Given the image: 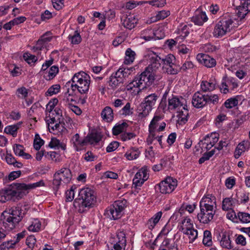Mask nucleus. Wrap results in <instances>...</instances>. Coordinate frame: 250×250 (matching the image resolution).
<instances>
[{"mask_svg": "<svg viewBox=\"0 0 250 250\" xmlns=\"http://www.w3.org/2000/svg\"><path fill=\"white\" fill-rule=\"evenodd\" d=\"M29 208L28 204L20 203L17 206L4 211L1 214L0 220H3L5 228L8 230L13 229L16 224L22 219Z\"/></svg>", "mask_w": 250, "mask_h": 250, "instance_id": "1", "label": "nucleus"}, {"mask_svg": "<svg viewBox=\"0 0 250 250\" xmlns=\"http://www.w3.org/2000/svg\"><path fill=\"white\" fill-rule=\"evenodd\" d=\"M43 185L44 183L42 180L29 185L24 183H13L0 193V201L5 202L6 201L11 200H19L28 193V189Z\"/></svg>", "mask_w": 250, "mask_h": 250, "instance_id": "2", "label": "nucleus"}, {"mask_svg": "<svg viewBox=\"0 0 250 250\" xmlns=\"http://www.w3.org/2000/svg\"><path fill=\"white\" fill-rule=\"evenodd\" d=\"M96 202L94 191L89 188H82L79 192L78 197L75 199L73 206L79 213H83L86 208L92 207Z\"/></svg>", "mask_w": 250, "mask_h": 250, "instance_id": "3", "label": "nucleus"}, {"mask_svg": "<svg viewBox=\"0 0 250 250\" xmlns=\"http://www.w3.org/2000/svg\"><path fill=\"white\" fill-rule=\"evenodd\" d=\"M90 78L88 75L83 71L76 73L71 79L66 83L68 86H70L71 89L68 88L65 95H72L74 92L77 89L81 94L86 93L89 88Z\"/></svg>", "mask_w": 250, "mask_h": 250, "instance_id": "4", "label": "nucleus"}, {"mask_svg": "<svg viewBox=\"0 0 250 250\" xmlns=\"http://www.w3.org/2000/svg\"><path fill=\"white\" fill-rule=\"evenodd\" d=\"M131 71L128 68H120L116 72L113 73L108 81V85L112 89L121 87L126 79L130 75Z\"/></svg>", "mask_w": 250, "mask_h": 250, "instance_id": "5", "label": "nucleus"}, {"mask_svg": "<svg viewBox=\"0 0 250 250\" xmlns=\"http://www.w3.org/2000/svg\"><path fill=\"white\" fill-rule=\"evenodd\" d=\"M219 102V97L216 94H203L199 91L195 92L192 99V104L194 107L203 108L208 104H216Z\"/></svg>", "mask_w": 250, "mask_h": 250, "instance_id": "6", "label": "nucleus"}, {"mask_svg": "<svg viewBox=\"0 0 250 250\" xmlns=\"http://www.w3.org/2000/svg\"><path fill=\"white\" fill-rule=\"evenodd\" d=\"M175 57L171 54L162 57L163 68L169 74H176L178 73L179 64L176 63Z\"/></svg>", "mask_w": 250, "mask_h": 250, "instance_id": "7", "label": "nucleus"}, {"mask_svg": "<svg viewBox=\"0 0 250 250\" xmlns=\"http://www.w3.org/2000/svg\"><path fill=\"white\" fill-rule=\"evenodd\" d=\"M233 23L232 20L229 17H223L216 24L214 32V36L216 37H222L230 31V26Z\"/></svg>", "mask_w": 250, "mask_h": 250, "instance_id": "8", "label": "nucleus"}, {"mask_svg": "<svg viewBox=\"0 0 250 250\" xmlns=\"http://www.w3.org/2000/svg\"><path fill=\"white\" fill-rule=\"evenodd\" d=\"M71 179L72 174L70 169L67 168H61L54 175L53 180L54 188L57 189L62 182L67 184L71 181Z\"/></svg>", "mask_w": 250, "mask_h": 250, "instance_id": "9", "label": "nucleus"}, {"mask_svg": "<svg viewBox=\"0 0 250 250\" xmlns=\"http://www.w3.org/2000/svg\"><path fill=\"white\" fill-rule=\"evenodd\" d=\"M155 72L150 69V67H146L145 70L139 76V82H142V88L151 85L155 80Z\"/></svg>", "mask_w": 250, "mask_h": 250, "instance_id": "10", "label": "nucleus"}, {"mask_svg": "<svg viewBox=\"0 0 250 250\" xmlns=\"http://www.w3.org/2000/svg\"><path fill=\"white\" fill-rule=\"evenodd\" d=\"M233 5L236 7L237 16L241 20L250 11V0H234Z\"/></svg>", "mask_w": 250, "mask_h": 250, "instance_id": "11", "label": "nucleus"}, {"mask_svg": "<svg viewBox=\"0 0 250 250\" xmlns=\"http://www.w3.org/2000/svg\"><path fill=\"white\" fill-rule=\"evenodd\" d=\"M177 186V181L171 177H167L159 184L160 191L162 194L171 193Z\"/></svg>", "mask_w": 250, "mask_h": 250, "instance_id": "12", "label": "nucleus"}, {"mask_svg": "<svg viewBox=\"0 0 250 250\" xmlns=\"http://www.w3.org/2000/svg\"><path fill=\"white\" fill-rule=\"evenodd\" d=\"M200 208V212L197 214L198 220L200 223L203 224L208 223L213 219L215 210L204 208Z\"/></svg>", "mask_w": 250, "mask_h": 250, "instance_id": "13", "label": "nucleus"}, {"mask_svg": "<svg viewBox=\"0 0 250 250\" xmlns=\"http://www.w3.org/2000/svg\"><path fill=\"white\" fill-rule=\"evenodd\" d=\"M186 102L185 99L182 97L172 96L168 99L167 110L169 111L179 110L183 107Z\"/></svg>", "mask_w": 250, "mask_h": 250, "instance_id": "14", "label": "nucleus"}, {"mask_svg": "<svg viewBox=\"0 0 250 250\" xmlns=\"http://www.w3.org/2000/svg\"><path fill=\"white\" fill-rule=\"evenodd\" d=\"M148 57L149 64L147 67H150V69L155 72L162 65V57L153 51L148 52Z\"/></svg>", "mask_w": 250, "mask_h": 250, "instance_id": "15", "label": "nucleus"}, {"mask_svg": "<svg viewBox=\"0 0 250 250\" xmlns=\"http://www.w3.org/2000/svg\"><path fill=\"white\" fill-rule=\"evenodd\" d=\"M198 62L208 68H212L216 65V60L208 55L200 53L197 55Z\"/></svg>", "mask_w": 250, "mask_h": 250, "instance_id": "16", "label": "nucleus"}, {"mask_svg": "<svg viewBox=\"0 0 250 250\" xmlns=\"http://www.w3.org/2000/svg\"><path fill=\"white\" fill-rule=\"evenodd\" d=\"M208 20V17L205 12L200 11L197 10L192 17L191 21L194 23L195 24L201 26L204 22L207 21Z\"/></svg>", "mask_w": 250, "mask_h": 250, "instance_id": "17", "label": "nucleus"}, {"mask_svg": "<svg viewBox=\"0 0 250 250\" xmlns=\"http://www.w3.org/2000/svg\"><path fill=\"white\" fill-rule=\"evenodd\" d=\"M71 141L74 147L77 151L81 150V147L87 145L86 137L83 139H81L78 133H76L72 137Z\"/></svg>", "mask_w": 250, "mask_h": 250, "instance_id": "18", "label": "nucleus"}, {"mask_svg": "<svg viewBox=\"0 0 250 250\" xmlns=\"http://www.w3.org/2000/svg\"><path fill=\"white\" fill-rule=\"evenodd\" d=\"M152 108L144 101L141 103L138 108V117L142 119L146 117L152 110Z\"/></svg>", "mask_w": 250, "mask_h": 250, "instance_id": "19", "label": "nucleus"}, {"mask_svg": "<svg viewBox=\"0 0 250 250\" xmlns=\"http://www.w3.org/2000/svg\"><path fill=\"white\" fill-rule=\"evenodd\" d=\"M216 199L214 196H206L203 198L200 202V208L214 209L213 205L215 204Z\"/></svg>", "mask_w": 250, "mask_h": 250, "instance_id": "20", "label": "nucleus"}, {"mask_svg": "<svg viewBox=\"0 0 250 250\" xmlns=\"http://www.w3.org/2000/svg\"><path fill=\"white\" fill-rule=\"evenodd\" d=\"M101 117L104 121L110 123L114 119V114L113 109L111 107L106 106L102 111Z\"/></svg>", "mask_w": 250, "mask_h": 250, "instance_id": "21", "label": "nucleus"}, {"mask_svg": "<svg viewBox=\"0 0 250 250\" xmlns=\"http://www.w3.org/2000/svg\"><path fill=\"white\" fill-rule=\"evenodd\" d=\"M103 136L99 132H91L86 137L87 144L89 143L91 144H96L99 143L102 139Z\"/></svg>", "mask_w": 250, "mask_h": 250, "instance_id": "22", "label": "nucleus"}, {"mask_svg": "<svg viewBox=\"0 0 250 250\" xmlns=\"http://www.w3.org/2000/svg\"><path fill=\"white\" fill-rule=\"evenodd\" d=\"M13 147L15 155L22 157L26 159H29L32 158L31 155L24 152V147L23 146L20 144H15Z\"/></svg>", "mask_w": 250, "mask_h": 250, "instance_id": "23", "label": "nucleus"}, {"mask_svg": "<svg viewBox=\"0 0 250 250\" xmlns=\"http://www.w3.org/2000/svg\"><path fill=\"white\" fill-rule=\"evenodd\" d=\"M231 86L232 88H236L238 86V84L237 83L235 82V80L232 78H228L225 82H223L222 83V87L221 88V90L223 89V93L224 94H226L228 91V87Z\"/></svg>", "mask_w": 250, "mask_h": 250, "instance_id": "24", "label": "nucleus"}, {"mask_svg": "<svg viewBox=\"0 0 250 250\" xmlns=\"http://www.w3.org/2000/svg\"><path fill=\"white\" fill-rule=\"evenodd\" d=\"M128 124L125 122L117 124L112 128V133L114 135H118L121 133H124L126 131L128 127Z\"/></svg>", "mask_w": 250, "mask_h": 250, "instance_id": "25", "label": "nucleus"}, {"mask_svg": "<svg viewBox=\"0 0 250 250\" xmlns=\"http://www.w3.org/2000/svg\"><path fill=\"white\" fill-rule=\"evenodd\" d=\"M201 88L202 91L204 92L212 91L216 88V83L215 81L211 80L209 82L202 81Z\"/></svg>", "mask_w": 250, "mask_h": 250, "instance_id": "26", "label": "nucleus"}, {"mask_svg": "<svg viewBox=\"0 0 250 250\" xmlns=\"http://www.w3.org/2000/svg\"><path fill=\"white\" fill-rule=\"evenodd\" d=\"M107 214L112 217L114 220H116L120 218L123 215L122 213L120 210H119L117 208L114 207L112 204L106 210Z\"/></svg>", "mask_w": 250, "mask_h": 250, "instance_id": "27", "label": "nucleus"}, {"mask_svg": "<svg viewBox=\"0 0 250 250\" xmlns=\"http://www.w3.org/2000/svg\"><path fill=\"white\" fill-rule=\"evenodd\" d=\"M147 166H144L140 169L135 175L134 177L140 180L146 181L149 177Z\"/></svg>", "mask_w": 250, "mask_h": 250, "instance_id": "28", "label": "nucleus"}, {"mask_svg": "<svg viewBox=\"0 0 250 250\" xmlns=\"http://www.w3.org/2000/svg\"><path fill=\"white\" fill-rule=\"evenodd\" d=\"M182 109H184V111L181 110L179 111L177 115L178 122L180 124H185L188 121V110L186 105L183 106Z\"/></svg>", "mask_w": 250, "mask_h": 250, "instance_id": "29", "label": "nucleus"}, {"mask_svg": "<svg viewBox=\"0 0 250 250\" xmlns=\"http://www.w3.org/2000/svg\"><path fill=\"white\" fill-rule=\"evenodd\" d=\"M162 215V212L161 211H159L148 221L147 225L149 229H152L154 228L156 224L160 220Z\"/></svg>", "mask_w": 250, "mask_h": 250, "instance_id": "30", "label": "nucleus"}, {"mask_svg": "<svg viewBox=\"0 0 250 250\" xmlns=\"http://www.w3.org/2000/svg\"><path fill=\"white\" fill-rule=\"evenodd\" d=\"M5 159L8 164L12 165L14 167L21 168L23 166V164L17 161L11 154L7 153Z\"/></svg>", "mask_w": 250, "mask_h": 250, "instance_id": "31", "label": "nucleus"}, {"mask_svg": "<svg viewBox=\"0 0 250 250\" xmlns=\"http://www.w3.org/2000/svg\"><path fill=\"white\" fill-rule=\"evenodd\" d=\"M136 24L137 20L134 17H126L123 22L124 27L130 30L134 28Z\"/></svg>", "mask_w": 250, "mask_h": 250, "instance_id": "32", "label": "nucleus"}, {"mask_svg": "<svg viewBox=\"0 0 250 250\" xmlns=\"http://www.w3.org/2000/svg\"><path fill=\"white\" fill-rule=\"evenodd\" d=\"M153 30L151 28H148L141 31V38L146 41L153 40Z\"/></svg>", "mask_w": 250, "mask_h": 250, "instance_id": "33", "label": "nucleus"}, {"mask_svg": "<svg viewBox=\"0 0 250 250\" xmlns=\"http://www.w3.org/2000/svg\"><path fill=\"white\" fill-rule=\"evenodd\" d=\"M182 230L183 231L184 233L188 235L189 239L192 241L195 240L197 237L198 232L196 229H192V228H182Z\"/></svg>", "mask_w": 250, "mask_h": 250, "instance_id": "34", "label": "nucleus"}, {"mask_svg": "<svg viewBox=\"0 0 250 250\" xmlns=\"http://www.w3.org/2000/svg\"><path fill=\"white\" fill-rule=\"evenodd\" d=\"M158 98V96L156 94L153 93L147 96L143 101L151 107L153 108L155 105Z\"/></svg>", "mask_w": 250, "mask_h": 250, "instance_id": "35", "label": "nucleus"}, {"mask_svg": "<svg viewBox=\"0 0 250 250\" xmlns=\"http://www.w3.org/2000/svg\"><path fill=\"white\" fill-rule=\"evenodd\" d=\"M135 53L130 48H128L125 51V56L124 63L126 64H129L133 62L135 59Z\"/></svg>", "mask_w": 250, "mask_h": 250, "instance_id": "36", "label": "nucleus"}, {"mask_svg": "<svg viewBox=\"0 0 250 250\" xmlns=\"http://www.w3.org/2000/svg\"><path fill=\"white\" fill-rule=\"evenodd\" d=\"M178 33L180 36L177 37L175 39L177 41L184 40L189 33V29L187 25H184L182 27L178 29Z\"/></svg>", "mask_w": 250, "mask_h": 250, "instance_id": "37", "label": "nucleus"}, {"mask_svg": "<svg viewBox=\"0 0 250 250\" xmlns=\"http://www.w3.org/2000/svg\"><path fill=\"white\" fill-rule=\"evenodd\" d=\"M220 245L223 248L227 249H232V246L231 245L229 236L223 234L220 240Z\"/></svg>", "mask_w": 250, "mask_h": 250, "instance_id": "38", "label": "nucleus"}, {"mask_svg": "<svg viewBox=\"0 0 250 250\" xmlns=\"http://www.w3.org/2000/svg\"><path fill=\"white\" fill-rule=\"evenodd\" d=\"M21 123L22 122H19L16 125L7 126L4 129V132L7 134L12 135L14 137L15 136L17 135V130Z\"/></svg>", "mask_w": 250, "mask_h": 250, "instance_id": "39", "label": "nucleus"}, {"mask_svg": "<svg viewBox=\"0 0 250 250\" xmlns=\"http://www.w3.org/2000/svg\"><path fill=\"white\" fill-rule=\"evenodd\" d=\"M68 39L71 41L73 44H78L82 41V38L78 31L76 30L74 32L73 35H69Z\"/></svg>", "mask_w": 250, "mask_h": 250, "instance_id": "40", "label": "nucleus"}, {"mask_svg": "<svg viewBox=\"0 0 250 250\" xmlns=\"http://www.w3.org/2000/svg\"><path fill=\"white\" fill-rule=\"evenodd\" d=\"M139 81L140 80H139V78L136 77L132 82L126 85V88L127 90H131L135 87L140 88L141 86H143V84L142 82Z\"/></svg>", "mask_w": 250, "mask_h": 250, "instance_id": "41", "label": "nucleus"}, {"mask_svg": "<svg viewBox=\"0 0 250 250\" xmlns=\"http://www.w3.org/2000/svg\"><path fill=\"white\" fill-rule=\"evenodd\" d=\"M203 243L204 245L207 246H210L212 245V237L210 231L208 230H206L204 231Z\"/></svg>", "mask_w": 250, "mask_h": 250, "instance_id": "42", "label": "nucleus"}, {"mask_svg": "<svg viewBox=\"0 0 250 250\" xmlns=\"http://www.w3.org/2000/svg\"><path fill=\"white\" fill-rule=\"evenodd\" d=\"M127 200L122 199L115 201L113 205L114 206V207H115L123 213V210L127 207Z\"/></svg>", "mask_w": 250, "mask_h": 250, "instance_id": "43", "label": "nucleus"}, {"mask_svg": "<svg viewBox=\"0 0 250 250\" xmlns=\"http://www.w3.org/2000/svg\"><path fill=\"white\" fill-rule=\"evenodd\" d=\"M238 220L242 223H250V214L245 212H238L237 213Z\"/></svg>", "mask_w": 250, "mask_h": 250, "instance_id": "44", "label": "nucleus"}, {"mask_svg": "<svg viewBox=\"0 0 250 250\" xmlns=\"http://www.w3.org/2000/svg\"><path fill=\"white\" fill-rule=\"evenodd\" d=\"M139 154L140 153L137 149L132 148L129 151L126 152L125 156L128 160H132L137 158Z\"/></svg>", "mask_w": 250, "mask_h": 250, "instance_id": "45", "label": "nucleus"}, {"mask_svg": "<svg viewBox=\"0 0 250 250\" xmlns=\"http://www.w3.org/2000/svg\"><path fill=\"white\" fill-rule=\"evenodd\" d=\"M44 141L42 139H41L40 135L38 134H36L34 140V148L36 150H39L42 146L44 145Z\"/></svg>", "mask_w": 250, "mask_h": 250, "instance_id": "46", "label": "nucleus"}, {"mask_svg": "<svg viewBox=\"0 0 250 250\" xmlns=\"http://www.w3.org/2000/svg\"><path fill=\"white\" fill-rule=\"evenodd\" d=\"M249 193L245 191L239 192L236 194L237 198L240 200L241 204H246L249 200Z\"/></svg>", "mask_w": 250, "mask_h": 250, "instance_id": "47", "label": "nucleus"}, {"mask_svg": "<svg viewBox=\"0 0 250 250\" xmlns=\"http://www.w3.org/2000/svg\"><path fill=\"white\" fill-rule=\"evenodd\" d=\"M41 226V222L38 219H36L32 222V224L28 227V229L29 231L38 232L40 230Z\"/></svg>", "mask_w": 250, "mask_h": 250, "instance_id": "48", "label": "nucleus"}, {"mask_svg": "<svg viewBox=\"0 0 250 250\" xmlns=\"http://www.w3.org/2000/svg\"><path fill=\"white\" fill-rule=\"evenodd\" d=\"M140 2L141 3H148L156 7H162L166 4V0H152L147 1H141Z\"/></svg>", "mask_w": 250, "mask_h": 250, "instance_id": "49", "label": "nucleus"}, {"mask_svg": "<svg viewBox=\"0 0 250 250\" xmlns=\"http://www.w3.org/2000/svg\"><path fill=\"white\" fill-rule=\"evenodd\" d=\"M59 72V68L56 65H53L49 69L47 76H45L46 80H50L54 78Z\"/></svg>", "mask_w": 250, "mask_h": 250, "instance_id": "50", "label": "nucleus"}, {"mask_svg": "<svg viewBox=\"0 0 250 250\" xmlns=\"http://www.w3.org/2000/svg\"><path fill=\"white\" fill-rule=\"evenodd\" d=\"M245 150L246 147L245 146V144L243 143H239L235 150V158L236 159H238L241 155L242 153L245 152Z\"/></svg>", "mask_w": 250, "mask_h": 250, "instance_id": "51", "label": "nucleus"}, {"mask_svg": "<svg viewBox=\"0 0 250 250\" xmlns=\"http://www.w3.org/2000/svg\"><path fill=\"white\" fill-rule=\"evenodd\" d=\"M132 109H131V104L127 102L120 111V114L125 116H129L133 113Z\"/></svg>", "mask_w": 250, "mask_h": 250, "instance_id": "52", "label": "nucleus"}, {"mask_svg": "<svg viewBox=\"0 0 250 250\" xmlns=\"http://www.w3.org/2000/svg\"><path fill=\"white\" fill-rule=\"evenodd\" d=\"M61 86L59 84H55L51 86L48 88L45 95L48 96H52L54 94L59 93L60 90Z\"/></svg>", "mask_w": 250, "mask_h": 250, "instance_id": "53", "label": "nucleus"}, {"mask_svg": "<svg viewBox=\"0 0 250 250\" xmlns=\"http://www.w3.org/2000/svg\"><path fill=\"white\" fill-rule=\"evenodd\" d=\"M238 100L236 98H230L226 101L224 103L225 106L227 108H231L237 105Z\"/></svg>", "mask_w": 250, "mask_h": 250, "instance_id": "54", "label": "nucleus"}, {"mask_svg": "<svg viewBox=\"0 0 250 250\" xmlns=\"http://www.w3.org/2000/svg\"><path fill=\"white\" fill-rule=\"evenodd\" d=\"M118 241L116 243L120 244V246L125 247L126 246V240L125 234L123 231L119 232L117 234Z\"/></svg>", "mask_w": 250, "mask_h": 250, "instance_id": "55", "label": "nucleus"}, {"mask_svg": "<svg viewBox=\"0 0 250 250\" xmlns=\"http://www.w3.org/2000/svg\"><path fill=\"white\" fill-rule=\"evenodd\" d=\"M23 57L24 60L29 64L34 63L37 61V58L36 56L32 55L28 52L25 53L23 55Z\"/></svg>", "mask_w": 250, "mask_h": 250, "instance_id": "56", "label": "nucleus"}, {"mask_svg": "<svg viewBox=\"0 0 250 250\" xmlns=\"http://www.w3.org/2000/svg\"><path fill=\"white\" fill-rule=\"evenodd\" d=\"M161 119L162 117L160 116H155L149 125V129L156 130L158 125V123Z\"/></svg>", "mask_w": 250, "mask_h": 250, "instance_id": "57", "label": "nucleus"}, {"mask_svg": "<svg viewBox=\"0 0 250 250\" xmlns=\"http://www.w3.org/2000/svg\"><path fill=\"white\" fill-rule=\"evenodd\" d=\"M232 205L230 198H226L222 202V209L224 210H229L231 208Z\"/></svg>", "mask_w": 250, "mask_h": 250, "instance_id": "58", "label": "nucleus"}, {"mask_svg": "<svg viewBox=\"0 0 250 250\" xmlns=\"http://www.w3.org/2000/svg\"><path fill=\"white\" fill-rule=\"evenodd\" d=\"M136 134L134 132H127L125 131L120 135L121 139L123 141H126L135 138Z\"/></svg>", "mask_w": 250, "mask_h": 250, "instance_id": "59", "label": "nucleus"}, {"mask_svg": "<svg viewBox=\"0 0 250 250\" xmlns=\"http://www.w3.org/2000/svg\"><path fill=\"white\" fill-rule=\"evenodd\" d=\"M214 153L215 150L214 149L205 153L203 156L199 159V163L201 164L204 163L206 161L209 160L214 155Z\"/></svg>", "mask_w": 250, "mask_h": 250, "instance_id": "60", "label": "nucleus"}, {"mask_svg": "<svg viewBox=\"0 0 250 250\" xmlns=\"http://www.w3.org/2000/svg\"><path fill=\"white\" fill-rule=\"evenodd\" d=\"M36 243V239L34 236L30 235L26 240V244L28 247V249L32 250L35 244Z\"/></svg>", "mask_w": 250, "mask_h": 250, "instance_id": "61", "label": "nucleus"}, {"mask_svg": "<svg viewBox=\"0 0 250 250\" xmlns=\"http://www.w3.org/2000/svg\"><path fill=\"white\" fill-rule=\"evenodd\" d=\"M194 67V64L190 61L186 62L182 66L179 65L178 72L180 71H186L188 69H190Z\"/></svg>", "mask_w": 250, "mask_h": 250, "instance_id": "62", "label": "nucleus"}, {"mask_svg": "<svg viewBox=\"0 0 250 250\" xmlns=\"http://www.w3.org/2000/svg\"><path fill=\"white\" fill-rule=\"evenodd\" d=\"M16 243H17L16 241L12 240L5 242L0 245V249L1 250H9L10 249L13 248Z\"/></svg>", "mask_w": 250, "mask_h": 250, "instance_id": "63", "label": "nucleus"}, {"mask_svg": "<svg viewBox=\"0 0 250 250\" xmlns=\"http://www.w3.org/2000/svg\"><path fill=\"white\" fill-rule=\"evenodd\" d=\"M235 236V242L237 245H241V246H245L246 245V239L243 235L241 234H236Z\"/></svg>", "mask_w": 250, "mask_h": 250, "instance_id": "64", "label": "nucleus"}]
</instances>
